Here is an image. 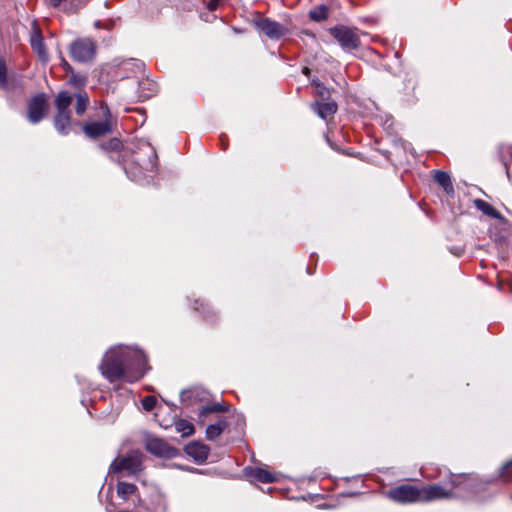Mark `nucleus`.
<instances>
[{
  "label": "nucleus",
  "mask_w": 512,
  "mask_h": 512,
  "mask_svg": "<svg viewBox=\"0 0 512 512\" xmlns=\"http://www.w3.org/2000/svg\"><path fill=\"white\" fill-rule=\"evenodd\" d=\"M228 423L224 419L219 420L215 424H211L206 428V437L209 440H214L223 432Z\"/></svg>",
  "instance_id": "a211bd4d"
},
{
  "label": "nucleus",
  "mask_w": 512,
  "mask_h": 512,
  "mask_svg": "<svg viewBox=\"0 0 512 512\" xmlns=\"http://www.w3.org/2000/svg\"><path fill=\"white\" fill-rule=\"evenodd\" d=\"M328 11L329 8L326 5H318L314 7L312 10H310L309 17L313 21L321 22L328 18Z\"/></svg>",
  "instance_id": "5701e85b"
},
{
  "label": "nucleus",
  "mask_w": 512,
  "mask_h": 512,
  "mask_svg": "<svg viewBox=\"0 0 512 512\" xmlns=\"http://www.w3.org/2000/svg\"><path fill=\"white\" fill-rule=\"evenodd\" d=\"M48 107V99L44 93L33 96L27 103L28 121L32 124L39 123L45 117Z\"/></svg>",
  "instance_id": "39448f33"
},
{
  "label": "nucleus",
  "mask_w": 512,
  "mask_h": 512,
  "mask_svg": "<svg viewBox=\"0 0 512 512\" xmlns=\"http://www.w3.org/2000/svg\"><path fill=\"white\" fill-rule=\"evenodd\" d=\"M435 181L444 189L447 194L453 193L454 188L450 176L443 171H437L434 176Z\"/></svg>",
  "instance_id": "6ab92c4d"
},
{
  "label": "nucleus",
  "mask_w": 512,
  "mask_h": 512,
  "mask_svg": "<svg viewBox=\"0 0 512 512\" xmlns=\"http://www.w3.org/2000/svg\"><path fill=\"white\" fill-rule=\"evenodd\" d=\"M30 42L32 49L38 54L40 59L46 61L47 55L42 36L38 32H33Z\"/></svg>",
  "instance_id": "dca6fc26"
},
{
  "label": "nucleus",
  "mask_w": 512,
  "mask_h": 512,
  "mask_svg": "<svg viewBox=\"0 0 512 512\" xmlns=\"http://www.w3.org/2000/svg\"><path fill=\"white\" fill-rule=\"evenodd\" d=\"M247 475L255 478L259 482L262 483H272L276 481V477L270 472L262 469V468H249L246 469Z\"/></svg>",
  "instance_id": "2eb2a0df"
},
{
  "label": "nucleus",
  "mask_w": 512,
  "mask_h": 512,
  "mask_svg": "<svg viewBox=\"0 0 512 512\" xmlns=\"http://www.w3.org/2000/svg\"><path fill=\"white\" fill-rule=\"evenodd\" d=\"M460 477H457V478H452L451 479V484L454 486V487H457L460 485V482L457 481ZM465 480H466V477H463Z\"/></svg>",
  "instance_id": "473e14b6"
},
{
  "label": "nucleus",
  "mask_w": 512,
  "mask_h": 512,
  "mask_svg": "<svg viewBox=\"0 0 512 512\" xmlns=\"http://www.w3.org/2000/svg\"><path fill=\"white\" fill-rule=\"evenodd\" d=\"M156 398L154 396H146L142 400V406L146 411H151L156 405Z\"/></svg>",
  "instance_id": "bb28decb"
},
{
  "label": "nucleus",
  "mask_w": 512,
  "mask_h": 512,
  "mask_svg": "<svg viewBox=\"0 0 512 512\" xmlns=\"http://www.w3.org/2000/svg\"><path fill=\"white\" fill-rule=\"evenodd\" d=\"M156 159H157V156H156L155 152H152V158L149 160L148 164H145L144 168L146 170L153 169L156 164Z\"/></svg>",
  "instance_id": "c85d7f7f"
},
{
  "label": "nucleus",
  "mask_w": 512,
  "mask_h": 512,
  "mask_svg": "<svg viewBox=\"0 0 512 512\" xmlns=\"http://www.w3.org/2000/svg\"><path fill=\"white\" fill-rule=\"evenodd\" d=\"M137 491L136 485L124 481L117 484V495L122 499H127L130 495L135 494Z\"/></svg>",
  "instance_id": "4be33fe9"
},
{
  "label": "nucleus",
  "mask_w": 512,
  "mask_h": 512,
  "mask_svg": "<svg viewBox=\"0 0 512 512\" xmlns=\"http://www.w3.org/2000/svg\"><path fill=\"white\" fill-rule=\"evenodd\" d=\"M313 111L322 119H327L328 117L334 115L337 111V104L333 101L331 102H315L312 105Z\"/></svg>",
  "instance_id": "ddd939ff"
},
{
  "label": "nucleus",
  "mask_w": 512,
  "mask_h": 512,
  "mask_svg": "<svg viewBox=\"0 0 512 512\" xmlns=\"http://www.w3.org/2000/svg\"><path fill=\"white\" fill-rule=\"evenodd\" d=\"M68 72L71 73L70 77H69V84L74 86L75 88H82L86 85V76L82 75V74H79V73H75L71 66L66 62V75L68 74Z\"/></svg>",
  "instance_id": "aec40b11"
},
{
  "label": "nucleus",
  "mask_w": 512,
  "mask_h": 512,
  "mask_svg": "<svg viewBox=\"0 0 512 512\" xmlns=\"http://www.w3.org/2000/svg\"><path fill=\"white\" fill-rule=\"evenodd\" d=\"M65 101H66V109H67V108H68V106H70V105L73 103V101H74V97H72V96H68V95L66 94Z\"/></svg>",
  "instance_id": "c756f323"
},
{
  "label": "nucleus",
  "mask_w": 512,
  "mask_h": 512,
  "mask_svg": "<svg viewBox=\"0 0 512 512\" xmlns=\"http://www.w3.org/2000/svg\"><path fill=\"white\" fill-rule=\"evenodd\" d=\"M387 497L394 502L407 504L422 501L421 488L410 484H402L387 492Z\"/></svg>",
  "instance_id": "7ed1b4c3"
},
{
  "label": "nucleus",
  "mask_w": 512,
  "mask_h": 512,
  "mask_svg": "<svg viewBox=\"0 0 512 512\" xmlns=\"http://www.w3.org/2000/svg\"><path fill=\"white\" fill-rule=\"evenodd\" d=\"M302 71H303V74H305L307 76L310 74V69L308 67H304Z\"/></svg>",
  "instance_id": "72a5a7b5"
},
{
  "label": "nucleus",
  "mask_w": 512,
  "mask_h": 512,
  "mask_svg": "<svg viewBox=\"0 0 512 512\" xmlns=\"http://www.w3.org/2000/svg\"><path fill=\"white\" fill-rule=\"evenodd\" d=\"M330 32L344 50H354L360 46V38L356 29L337 26L332 28Z\"/></svg>",
  "instance_id": "423d86ee"
},
{
  "label": "nucleus",
  "mask_w": 512,
  "mask_h": 512,
  "mask_svg": "<svg viewBox=\"0 0 512 512\" xmlns=\"http://www.w3.org/2000/svg\"><path fill=\"white\" fill-rule=\"evenodd\" d=\"M146 449L150 453L164 458H173L177 455V450L169 446L165 441L159 438H148L146 441Z\"/></svg>",
  "instance_id": "1a4fd4ad"
},
{
  "label": "nucleus",
  "mask_w": 512,
  "mask_h": 512,
  "mask_svg": "<svg viewBox=\"0 0 512 512\" xmlns=\"http://www.w3.org/2000/svg\"><path fill=\"white\" fill-rule=\"evenodd\" d=\"M55 103L58 110V114L55 117V128L62 134L64 132V122L62 119L64 113V90L58 92Z\"/></svg>",
  "instance_id": "4468645a"
},
{
  "label": "nucleus",
  "mask_w": 512,
  "mask_h": 512,
  "mask_svg": "<svg viewBox=\"0 0 512 512\" xmlns=\"http://www.w3.org/2000/svg\"><path fill=\"white\" fill-rule=\"evenodd\" d=\"M104 121L91 122L84 126L83 130L85 134L91 138H98L106 135L112 131V122L110 120V112L108 107H105Z\"/></svg>",
  "instance_id": "6e6552de"
},
{
  "label": "nucleus",
  "mask_w": 512,
  "mask_h": 512,
  "mask_svg": "<svg viewBox=\"0 0 512 512\" xmlns=\"http://www.w3.org/2000/svg\"><path fill=\"white\" fill-rule=\"evenodd\" d=\"M88 105H89V98H88L87 93L82 92V91L78 92L75 95V105H74L77 115H82L86 111Z\"/></svg>",
  "instance_id": "412c9836"
},
{
  "label": "nucleus",
  "mask_w": 512,
  "mask_h": 512,
  "mask_svg": "<svg viewBox=\"0 0 512 512\" xmlns=\"http://www.w3.org/2000/svg\"><path fill=\"white\" fill-rule=\"evenodd\" d=\"M146 357L138 349L116 346L108 350L99 366L101 374L110 382L125 379L133 383L145 373Z\"/></svg>",
  "instance_id": "f257e3e1"
},
{
  "label": "nucleus",
  "mask_w": 512,
  "mask_h": 512,
  "mask_svg": "<svg viewBox=\"0 0 512 512\" xmlns=\"http://www.w3.org/2000/svg\"><path fill=\"white\" fill-rule=\"evenodd\" d=\"M474 204L475 207L481 212H483L485 215H488L494 219H499L501 217L500 212L497 211L491 204L484 200L476 199L474 201Z\"/></svg>",
  "instance_id": "f3484780"
},
{
  "label": "nucleus",
  "mask_w": 512,
  "mask_h": 512,
  "mask_svg": "<svg viewBox=\"0 0 512 512\" xmlns=\"http://www.w3.org/2000/svg\"><path fill=\"white\" fill-rule=\"evenodd\" d=\"M62 1L63 0H48V3L53 7H57L62 3Z\"/></svg>",
  "instance_id": "2f4dec72"
},
{
  "label": "nucleus",
  "mask_w": 512,
  "mask_h": 512,
  "mask_svg": "<svg viewBox=\"0 0 512 512\" xmlns=\"http://www.w3.org/2000/svg\"><path fill=\"white\" fill-rule=\"evenodd\" d=\"M18 85L19 80L14 75H8L6 63L2 58H0V88L5 91H12Z\"/></svg>",
  "instance_id": "9b49d317"
},
{
  "label": "nucleus",
  "mask_w": 512,
  "mask_h": 512,
  "mask_svg": "<svg viewBox=\"0 0 512 512\" xmlns=\"http://www.w3.org/2000/svg\"><path fill=\"white\" fill-rule=\"evenodd\" d=\"M185 452L188 456L193 458L196 462H204L209 455V448L200 443H190L185 447Z\"/></svg>",
  "instance_id": "f8f14e48"
},
{
  "label": "nucleus",
  "mask_w": 512,
  "mask_h": 512,
  "mask_svg": "<svg viewBox=\"0 0 512 512\" xmlns=\"http://www.w3.org/2000/svg\"><path fill=\"white\" fill-rule=\"evenodd\" d=\"M143 470V454L132 452L126 456L117 457L110 465L112 473L124 472L127 476H137Z\"/></svg>",
  "instance_id": "f03ea898"
},
{
  "label": "nucleus",
  "mask_w": 512,
  "mask_h": 512,
  "mask_svg": "<svg viewBox=\"0 0 512 512\" xmlns=\"http://www.w3.org/2000/svg\"><path fill=\"white\" fill-rule=\"evenodd\" d=\"M225 411H227V406L220 403H214L212 405L203 406L200 410L199 416L204 417L209 413H221Z\"/></svg>",
  "instance_id": "393cba45"
},
{
  "label": "nucleus",
  "mask_w": 512,
  "mask_h": 512,
  "mask_svg": "<svg viewBox=\"0 0 512 512\" xmlns=\"http://www.w3.org/2000/svg\"><path fill=\"white\" fill-rule=\"evenodd\" d=\"M70 54L75 61L89 62L96 54L95 42L89 38L77 39L70 45Z\"/></svg>",
  "instance_id": "20e7f679"
},
{
  "label": "nucleus",
  "mask_w": 512,
  "mask_h": 512,
  "mask_svg": "<svg viewBox=\"0 0 512 512\" xmlns=\"http://www.w3.org/2000/svg\"><path fill=\"white\" fill-rule=\"evenodd\" d=\"M500 476L505 481L512 480V460L502 468Z\"/></svg>",
  "instance_id": "a878e982"
},
{
  "label": "nucleus",
  "mask_w": 512,
  "mask_h": 512,
  "mask_svg": "<svg viewBox=\"0 0 512 512\" xmlns=\"http://www.w3.org/2000/svg\"><path fill=\"white\" fill-rule=\"evenodd\" d=\"M176 430L182 434V436H191L194 433V426L187 420H179L175 424Z\"/></svg>",
  "instance_id": "b1692460"
},
{
  "label": "nucleus",
  "mask_w": 512,
  "mask_h": 512,
  "mask_svg": "<svg viewBox=\"0 0 512 512\" xmlns=\"http://www.w3.org/2000/svg\"><path fill=\"white\" fill-rule=\"evenodd\" d=\"M253 24L259 31L273 40L280 39L288 31L282 24L260 15L253 20Z\"/></svg>",
  "instance_id": "0eeeda50"
},
{
  "label": "nucleus",
  "mask_w": 512,
  "mask_h": 512,
  "mask_svg": "<svg viewBox=\"0 0 512 512\" xmlns=\"http://www.w3.org/2000/svg\"><path fill=\"white\" fill-rule=\"evenodd\" d=\"M422 501L429 502L439 499L451 498L453 494L440 485H429L421 488Z\"/></svg>",
  "instance_id": "9d476101"
},
{
  "label": "nucleus",
  "mask_w": 512,
  "mask_h": 512,
  "mask_svg": "<svg viewBox=\"0 0 512 512\" xmlns=\"http://www.w3.org/2000/svg\"><path fill=\"white\" fill-rule=\"evenodd\" d=\"M194 394H197L196 391H193V390L185 391L182 393V399H185V397H190Z\"/></svg>",
  "instance_id": "7c9ffc66"
},
{
  "label": "nucleus",
  "mask_w": 512,
  "mask_h": 512,
  "mask_svg": "<svg viewBox=\"0 0 512 512\" xmlns=\"http://www.w3.org/2000/svg\"><path fill=\"white\" fill-rule=\"evenodd\" d=\"M312 83L316 87V91L321 97H325L326 95L329 94L327 88L324 85H322L319 81L313 80Z\"/></svg>",
  "instance_id": "cd10ccee"
}]
</instances>
